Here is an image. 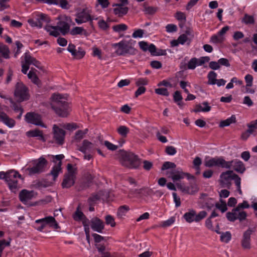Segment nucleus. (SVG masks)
Masks as SVG:
<instances>
[{
  "instance_id": "nucleus-1",
  "label": "nucleus",
  "mask_w": 257,
  "mask_h": 257,
  "mask_svg": "<svg viewBox=\"0 0 257 257\" xmlns=\"http://www.w3.org/2000/svg\"><path fill=\"white\" fill-rule=\"evenodd\" d=\"M204 165L207 167H219L226 169L232 168L234 170L239 173H243L245 170L244 165L241 161L234 159L226 161L222 157L211 158L205 161Z\"/></svg>"
},
{
  "instance_id": "nucleus-2",
  "label": "nucleus",
  "mask_w": 257,
  "mask_h": 257,
  "mask_svg": "<svg viewBox=\"0 0 257 257\" xmlns=\"http://www.w3.org/2000/svg\"><path fill=\"white\" fill-rule=\"evenodd\" d=\"M31 64L38 68L40 67V62L35 58L31 56L29 52H26L21 57L22 72L25 74H27L28 78L34 84L39 86L41 85V81L36 73L33 70H31L27 73L30 65Z\"/></svg>"
},
{
  "instance_id": "nucleus-3",
  "label": "nucleus",
  "mask_w": 257,
  "mask_h": 257,
  "mask_svg": "<svg viewBox=\"0 0 257 257\" xmlns=\"http://www.w3.org/2000/svg\"><path fill=\"white\" fill-rule=\"evenodd\" d=\"M135 43L136 42L132 39H122L118 43L112 44V47L117 56L134 55L137 53V50L135 48Z\"/></svg>"
},
{
  "instance_id": "nucleus-4",
  "label": "nucleus",
  "mask_w": 257,
  "mask_h": 257,
  "mask_svg": "<svg viewBox=\"0 0 257 257\" xmlns=\"http://www.w3.org/2000/svg\"><path fill=\"white\" fill-rule=\"evenodd\" d=\"M249 207V205L248 202L244 200L242 203H239L235 208H233L231 211L227 212L226 213V218L230 222H234L236 220L242 222L246 219L247 213L244 211H241V209Z\"/></svg>"
},
{
  "instance_id": "nucleus-5",
  "label": "nucleus",
  "mask_w": 257,
  "mask_h": 257,
  "mask_svg": "<svg viewBox=\"0 0 257 257\" xmlns=\"http://www.w3.org/2000/svg\"><path fill=\"white\" fill-rule=\"evenodd\" d=\"M98 18L92 15V10L90 8H85L79 11L75 14V22L78 25L89 22L91 25L93 20Z\"/></svg>"
},
{
  "instance_id": "nucleus-6",
  "label": "nucleus",
  "mask_w": 257,
  "mask_h": 257,
  "mask_svg": "<svg viewBox=\"0 0 257 257\" xmlns=\"http://www.w3.org/2000/svg\"><path fill=\"white\" fill-rule=\"evenodd\" d=\"M47 225L55 229L60 228L55 218L51 216L36 220L33 226L36 230L43 232Z\"/></svg>"
},
{
  "instance_id": "nucleus-7",
  "label": "nucleus",
  "mask_w": 257,
  "mask_h": 257,
  "mask_svg": "<svg viewBox=\"0 0 257 257\" xmlns=\"http://www.w3.org/2000/svg\"><path fill=\"white\" fill-rule=\"evenodd\" d=\"M140 164L138 156L132 152H125L122 155V164L127 168L136 169Z\"/></svg>"
},
{
  "instance_id": "nucleus-8",
  "label": "nucleus",
  "mask_w": 257,
  "mask_h": 257,
  "mask_svg": "<svg viewBox=\"0 0 257 257\" xmlns=\"http://www.w3.org/2000/svg\"><path fill=\"white\" fill-rule=\"evenodd\" d=\"M21 175L14 170L7 171L6 182L9 189L13 192L16 193L18 189V179L21 178Z\"/></svg>"
},
{
  "instance_id": "nucleus-9",
  "label": "nucleus",
  "mask_w": 257,
  "mask_h": 257,
  "mask_svg": "<svg viewBox=\"0 0 257 257\" xmlns=\"http://www.w3.org/2000/svg\"><path fill=\"white\" fill-rule=\"evenodd\" d=\"M33 166L29 167L27 170L30 175L41 173L45 171L47 164V161L43 157L33 161Z\"/></svg>"
},
{
  "instance_id": "nucleus-10",
  "label": "nucleus",
  "mask_w": 257,
  "mask_h": 257,
  "mask_svg": "<svg viewBox=\"0 0 257 257\" xmlns=\"http://www.w3.org/2000/svg\"><path fill=\"white\" fill-rule=\"evenodd\" d=\"M25 120L28 123L44 128H47V127L42 121L41 115L37 113L34 112L27 113L25 116Z\"/></svg>"
},
{
  "instance_id": "nucleus-11",
  "label": "nucleus",
  "mask_w": 257,
  "mask_h": 257,
  "mask_svg": "<svg viewBox=\"0 0 257 257\" xmlns=\"http://www.w3.org/2000/svg\"><path fill=\"white\" fill-rule=\"evenodd\" d=\"M15 96L19 101H22L29 98L28 88L22 83H17L15 91Z\"/></svg>"
},
{
  "instance_id": "nucleus-12",
  "label": "nucleus",
  "mask_w": 257,
  "mask_h": 257,
  "mask_svg": "<svg viewBox=\"0 0 257 257\" xmlns=\"http://www.w3.org/2000/svg\"><path fill=\"white\" fill-rule=\"evenodd\" d=\"M67 97L65 95L60 94H53L51 97V105L52 109L55 110L58 106L65 104L68 102L67 101Z\"/></svg>"
},
{
  "instance_id": "nucleus-13",
  "label": "nucleus",
  "mask_w": 257,
  "mask_h": 257,
  "mask_svg": "<svg viewBox=\"0 0 257 257\" xmlns=\"http://www.w3.org/2000/svg\"><path fill=\"white\" fill-rule=\"evenodd\" d=\"M210 60V57L208 56L201 57L199 58H191L188 62L187 68L189 69L193 70L197 66H201L206 63L209 62Z\"/></svg>"
},
{
  "instance_id": "nucleus-14",
  "label": "nucleus",
  "mask_w": 257,
  "mask_h": 257,
  "mask_svg": "<svg viewBox=\"0 0 257 257\" xmlns=\"http://www.w3.org/2000/svg\"><path fill=\"white\" fill-rule=\"evenodd\" d=\"M215 203L213 198L208 197L205 193L201 194L200 197V204L201 205L202 208L211 210L215 206Z\"/></svg>"
},
{
  "instance_id": "nucleus-15",
  "label": "nucleus",
  "mask_w": 257,
  "mask_h": 257,
  "mask_svg": "<svg viewBox=\"0 0 257 257\" xmlns=\"http://www.w3.org/2000/svg\"><path fill=\"white\" fill-rule=\"evenodd\" d=\"M66 132L64 130H53L52 143L62 146L64 144Z\"/></svg>"
},
{
  "instance_id": "nucleus-16",
  "label": "nucleus",
  "mask_w": 257,
  "mask_h": 257,
  "mask_svg": "<svg viewBox=\"0 0 257 257\" xmlns=\"http://www.w3.org/2000/svg\"><path fill=\"white\" fill-rule=\"evenodd\" d=\"M55 113L59 116L66 117L69 115L71 111V106L69 103L67 102L61 106L57 107L54 110Z\"/></svg>"
},
{
  "instance_id": "nucleus-17",
  "label": "nucleus",
  "mask_w": 257,
  "mask_h": 257,
  "mask_svg": "<svg viewBox=\"0 0 257 257\" xmlns=\"http://www.w3.org/2000/svg\"><path fill=\"white\" fill-rule=\"evenodd\" d=\"M253 232V230L250 228H249L244 232L241 241V246L243 248L249 249L250 248V237Z\"/></svg>"
},
{
  "instance_id": "nucleus-18",
  "label": "nucleus",
  "mask_w": 257,
  "mask_h": 257,
  "mask_svg": "<svg viewBox=\"0 0 257 257\" xmlns=\"http://www.w3.org/2000/svg\"><path fill=\"white\" fill-rule=\"evenodd\" d=\"M75 176L73 172H69L64 175L62 186L63 188H68L75 183Z\"/></svg>"
},
{
  "instance_id": "nucleus-19",
  "label": "nucleus",
  "mask_w": 257,
  "mask_h": 257,
  "mask_svg": "<svg viewBox=\"0 0 257 257\" xmlns=\"http://www.w3.org/2000/svg\"><path fill=\"white\" fill-rule=\"evenodd\" d=\"M90 226L93 231L99 233H101L104 228L103 221L97 217L93 218L91 220Z\"/></svg>"
},
{
  "instance_id": "nucleus-20",
  "label": "nucleus",
  "mask_w": 257,
  "mask_h": 257,
  "mask_svg": "<svg viewBox=\"0 0 257 257\" xmlns=\"http://www.w3.org/2000/svg\"><path fill=\"white\" fill-rule=\"evenodd\" d=\"M34 196V191H29L27 189H23L19 193V197L20 200L24 204L33 199Z\"/></svg>"
},
{
  "instance_id": "nucleus-21",
  "label": "nucleus",
  "mask_w": 257,
  "mask_h": 257,
  "mask_svg": "<svg viewBox=\"0 0 257 257\" xmlns=\"http://www.w3.org/2000/svg\"><path fill=\"white\" fill-rule=\"evenodd\" d=\"M194 37V34L191 30H187L186 32L180 35L178 38L181 45L185 44H189Z\"/></svg>"
},
{
  "instance_id": "nucleus-22",
  "label": "nucleus",
  "mask_w": 257,
  "mask_h": 257,
  "mask_svg": "<svg viewBox=\"0 0 257 257\" xmlns=\"http://www.w3.org/2000/svg\"><path fill=\"white\" fill-rule=\"evenodd\" d=\"M0 122H3L9 127H13L15 124V121L12 118H10L5 113L0 106Z\"/></svg>"
},
{
  "instance_id": "nucleus-23",
  "label": "nucleus",
  "mask_w": 257,
  "mask_h": 257,
  "mask_svg": "<svg viewBox=\"0 0 257 257\" xmlns=\"http://www.w3.org/2000/svg\"><path fill=\"white\" fill-rule=\"evenodd\" d=\"M112 7H113L112 10L113 14L118 17L126 15L128 11V8L127 7H122L115 4H112Z\"/></svg>"
},
{
  "instance_id": "nucleus-24",
  "label": "nucleus",
  "mask_w": 257,
  "mask_h": 257,
  "mask_svg": "<svg viewBox=\"0 0 257 257\" xmlns=\"http://www.w3.org/2000/svg\"><path fill=\"white\" fill-rule=\"evenodd\" d=\"M45 16L41 14L39 17L35 19H30L28 21L29 25L32 27H37L41 28L42 27V21L44 20Z\"/></svg>"
},
{
  "instance_id": "nucleus-25",
  "label": "nucleus",
  "mask_w": 257,
  "mask_h": 257,
  "mask_svg": "<svg viewBox=\"0 0 257 257\" xmlns=\"http://www.w3.org/2000/svg\"><path fill=\"white\" fill-rule=\"evenodd\" d=\"M82 127V126L80 124H78L75 122H71L54 124L53 125L52 128H78Z\"/></svg>"
},
{
  "instance_id": "nucleus-26",
  "label": "nucleus",
  "mask_w": 257,
  "mask_h": 257,
  "mask_svg": "<svg viewBox=\"0 0 257 257\" xmlns=\"http://www.w3.org/2000/svg\"><path fill=\"white\" fill-rule=\"evenodd\" d=\"M139 45L141 49L144 52L149 51L151 54L155 52L156 46L153 44H149L147 42L142 41L139 42Z\"/></svg>"
},
{
  "instance_id": "nucleus-27",
  "label": "nucleus",
  "mask_w": 257,
  "mask_h": 257,
  "mask_svg": "<svg viewBox=\"0 0 257 257\" xmlns=\"http://www.w3.org/2000/svg\"><path fill=\"white\" fill-rule=\"evenodd\" d=\"M195 216L196 211L193 209H189V211L184 214L183 217L187 222L191 223L195 222Z\"/></svg>"
},
{
  "instance_id": "nucleus-28",
  "label": "nucleus",
  "mask_w": 257,
  "mask_h": 257,
  "mask_svg": "<svg viewBox=\"0 0 257 257\" xmlns=\"http://www.w3.org/2000/svg\"><path fill=\"white\" fill-rule=\"evenodd\" d=\"M28 137H38L39 140L45 142V139L40 130H32L27 132Z\"/></svg>"
},
{
  "instance_id": "nucleus-29",
  "label": "nucleus",
  "mask_w": 257,
  "mask_h": 257,
  "mask_svg": "<svg viewBox=\"0 0 257 257\" xmlns=\"http://www.w3.org/2000/svg\"><path fill=\"white\" fill-rule=\"evenodd\" d=\"M236 122V117L234 115H232L230 117L225 120H221L219 124L220 127L228 126L230 124L234 123Z\"/></svg>"
},
{
  "instance_id": "nucleus-30",
  "label": "nucleus",
  "mask_w": 257,
  "mask_h": 257,
  "mask_svg": "<svg viewBox=\"0 0 257 257\" xmlns=\"http://www.w3.org/2000/svg\"><path fill=\"white\" fill-rule=\"evenodd\" d=\"M45 29L50 35L54 37H57L60 33L59 29L57 27L47 25Z\"/></svg>"
},
{
  "instance_id": "nucleus-31",
  "label": "nucleus",
  "mask_w": 257,
  "mask_h": 257,
  "mask_svg": "<svg viewBox=\"0 0 257 257\" xmlns=\"http://www.w3.org/2000/svg\"><path fill=\"white\" fill-rule=\"evenodd\" d=\"M233 174V171L228 170L220 174V177L222 181H224L226 183H228L231 180H232Z\"/></svg>"
},
{
  "instance_id": "nucleus-32",
  "label": "nucleus",
  "mask_w": 257,
  "mask_h": 257,
  "mask_svg": "<svg viewBox=\"0 0 257 257\" xmlns=\"http://www.w3.org/2000/svg\"><path fill=\"white\" fill-rule=\"evenodd\" d=\"M219 202H216L215 204L216 208L219 210L222 213H224L227 210V204L226 201L222 199L219 200Z\"/></svg>"
},
{
  "instance_id": "nucleus-33",
  "label": "nucleus",
  "mask_w": 257,
  "mask_h": 257,
  "mask_svg": "<svg viewBox=\"0 0 257 257\" xmlns=\"http://www.w3.org/2000/svg\"><path fill=\"white\" fill-rule=\"evenodd\" d=\"M70 33L72 35H86V31L85 29H84L82 27H75L72 28L70 31Z\"/></svg>"
},
{
  "instance_id": "nucleus-34",
  "label": "nucleus",
  "mask_w": 257,
  "mask_h": 257,
  "mask_svg": "<svg viewBox=\"0 0 257 257\" xmlns=\"http://www.w3.org/2000/svg\"><path fill=\"white\" fill-rule=\"evenodd\" d=\"M61 162H59L57 165L54 166L51 171V175L53 177V180H55L58 176L59 172L61 170Z\"/></svg>"
},
{
  "instance_id": "nucleus-35",
  "label": "nucleus",
  "mask_w": 257,
  "mask_h": 257,
  "mask_svg": "<svg viewBox=\"0 0 257 257\" xmlns=\"http://www.w3.org/2000/svg\"><path fill=\"white\" fill-rule=\"evenodd\" d=\"M127 28V25L122 23L114 25L112 27L113 31L117 33L124 32L126 31Z\"/></svg>"
},
{
  "instance_id": "nucleus-36",
  "label": "nucleus",
  "mask_w": 257,
  "mask_h": 257,
  "mask_svg": "<svg viewBox=\"0 0 257 257\" xmlns=\"http://www.w3.org/2000/svg\"><path fill=\"white\" fill-rule=\"evenodd\" d=\"M217 73L214 71H210L207 75L208 84L209 85H215L216 81Z\"/></svg>"
},
{
  "instance_id": "nucleus-37",
  "label": "nucleus",
  "mask_w": 257,
  "mask_h": 257,
  "mask_svg": "<svg viewBox=\"0 0 257 257\" xmlns=\"http://www.w3.org/2000/svg\"><path fill=\"white\" fill-rule=\"evenodd\" d=\"M211 109V106L208 102H203L197 106V111L202 112H208Z\"/></svg>"
},
{
  "instance_id": "nucleus-38",
  "label": "nucleus",
  "mask_w": 257,
  "mask_h": 257,
  "mask_svg": "<svg viewBox=\"0 0 257 257\" xmlns=\"http://www.w3.org/2000/svg\"><path fill=\"white\" fill-rule=\"evenodd\" d=\"M0 53L5 58L8 59L9 58L10 51L6 45L0 44Z\"/></svg>"
},
{
  "instance_id": "nucleus-39",
  "label": "nucleus",
  "mask_w": 257,
  "mask_h": 257,
  "mask_svg": "<svg viewBox=\"0 0 257 257\" xmlns=\"http://www.w3.org/2000/svg\"><path fill=\"white\" fill-rule=\"evenodd\" d=\"M88 130H79L75 134L74 139L77 141L82 140L87 134Z\"/></svg>"
},
{
  "instance_id": "nucleus-40",
  "label": "nucleus",
  "mask_w": 257,
  "mask_h": 257,
  "mask_svg": "<svg viewBox=\"0 0 257 257\" xmlns=\"http://www.w3.org/2000/svg\"><path fill=\"white\" fill-rule=\"evenodd\" d=\"M224 40L217 33L210 37V42L213 44H218L222 43Z\"/></svg>"
},
{
  "instance_id": "nucleus-41",
  "label": "nucleus",
  "mask_w": 257,
  "mask_h": 257,
  "mask_svg": "<svg viewBox=\"0 0 257 257\" xmlns=\"http://www.w3.org/2000/svg\"><path fill=\"white\" fill-rule=\"evenodd\" d=\"M57 4H53L54 5H59L61 8L63 9H69L70 6L67 0H55Z\"/></svg>"
},
{
  "instance_id": "nucleus-42",
  "label": "nucleus",
  "mask_w": 257,
  "mask_h": 257,
  "mask_svg": "<svg viewBox=\"0 0 257 257\" xmlns=\"http://www.w3.org/2000/svg\"><path fill=\"white\" fill-rule=\"evenodd\" d=\"M241 22L245 24H252L254 23V17L252 16L245 14Z\"/></svg>"
},
{
  "instance_id": "nucleus-43",
  "label": "nucleus",
  "mask_w": 257,
  "mask_h": 257,
  "mask_svg": "<svg viewBox=\"0 0 257 257\" xmlns=\"http://www.w3.org/2000/svg\"><path fill=\"white\" fill-rule=\"evenodd\" d=\"M207 215V213L206 211L202 210L199 212L198 213H196V216L195 218V222H199L204 218H205Z\"/></svg>"
},
{
  "instance_id": "nucleus-44",
  "label": "nucleus",
  "mask_w": 257,
  "mask_h": 257,
  "mask_svg": "<svg viewBox=\"0 0 257 257\" xmlns=\"http://www.w3.org/2000/svg\"><path fill=\"white\" fill-rule=\"evenodd\" d=\"M231 239V234L229 231L222 233L220 236V240L222 242H228Z\"/></svg>"
},
{
  "instance_id": "nucleus-45",
  "label": "nucleus",
  "mask_w": 257,
  "mask_h": 257,
  "mask_svg": "<svg viewBox=\"0 0 257 257\" xmlns=\"http://www.w3.org/2000/svg\"><path fill=\"white\" fill-rule=\"evenodd\" d=\"M175 221V217H171L168 219L161 222L160 226L163 227H167L171 226Z\"/></svg>"
},
{
  "instance_id": "nucleus-46",
  "label": "nucleus",
  "mask_w": 257,
  "mask_h": 257,
  "mask_svg": "<svg viewBox=\"0 0 257 257\" xmlns=\"http://www.w3.org/2000/svg\"><path fill=\"white\" fill-rule=\"evenodd\" d=\"M59 27L60 32L64 35L67 33L69 30V25L65 22H60Z\"/></svg>"
},
{
  "instance_id": "nucleus-47",
  "label": "nucleus",
  "mask_w": 257,
  "mask_h": 257,
  "mask_svg": "<svg viewBox=\"0 0 257 257\" xmlns=\"http://www.w3.org/2000/svg\"><path fill=\"white\" fill-rule=\"evenodd\" d=\"M11 239L9 241H7L6 239H0V256L3 252L4 249L7 246H10Z\"/></svg>"
},
{
  "instance_id": "nucleus-48",
  "label": "nucleus",
  "mask_w": 257,
  "mask_h": 257,
  "mask_svg": "<svg viewBox=\"0 0 257 257\" xmlns=\"http://www.w3.org/2000/svg\"><path fill=\"white\" fill-rule=\"evenodd\" d=\"M129 207L126 205H123L119 207L117 211V215L120 217L124 216L128 211Z\"/></svg>"
},
{
  "instance_id": "nucleus-49",
  "label": "nucleus",
  "mask_w": 257,
  "mask_h": 257,
  "mask_svg": "<svg viewBox=\"0 0 257 257\" xmlns=\"http://www.w3.org/2000/svg\"><path fill=\"white\" fill-rule=\"evenodd\" d=\"M185 174L183 172H177L173 173L172 175V179L174 182L179 181L184 178Z\"/></svg>"
},
{
  "instance_id": "nucleus-50",
  "label": "nucleus",
  "mask_w": 257,
  "mask_h": 257,
  "mask_svg": "<svg viewBox=\"0 0 257 257\" xmlns=\"http://www.w3.org/2000/svg\"><path fill=\"white\" fill-rule=\"evenodd\" d=\"M85 52L80 48H78L77 50L74 52V55L72 56L76 59H80L82 58L85 55Z\"/></svg>"
},
{
  "instance_id": "nucleus-51",
  "label": "nucleus",
  "mask_w": 257,
  "mask_h": 257,
  "mask_svg": "<svg viewBox=\"0 0 257 257\" xmlns=\"http://www.w3.org/2000/svg\"><path fill=\"white\" fill-rule=\"evenodd\" d=\"M255 130H246L242 134L241 138L243 140H246L251 135L254 136L255 135Z\"/></svg>"
},
{
  "instance_id": "nucleus-52",
  "label": "nucleus",
  "mask_w": 257,
  "mask_h": 257,
  "mask_svg": "<svg viewBox=\"0 0 257 257\" xmlns=\"http://www.w3.org/2000/svg\"><path fill=\"white\" fill-rule=\"evenodd\" d=\"M85 215L83 214V213L80 211L78 208L75 211L74 215V219L76 221H81L83 219V218L85 217Z\"/></svg>"
},
{
  "instance_id": "nucleus-53",
  "label": "nucleus",
  "mask_w": 257,
  "mask_h": 257,
  "mask_svg": "<svg viewBox=\"0 0 257 257\" xmlns=\"http://www.w3.org/2000/svg\"><path fill=\"white\" fill-rule=\"evenodd\" d=\"M145 32L142 29L135 30L132 34V37L135 39L142 38L144 37Z\"/></svg>"
},
{
  "instance_id": "nucleus-54",
  "label": "nucleus",
  "mask_w": 257,
  "mask_h": 257,
  "mask_svg": "<svg viewBox=\"0 0 257 257\" xmlns=\"http://www.w3.org/2000/svg\"><path fill=\"white\" fill-rule=\"evenodd\" d=\"M166 31L168 33L176 32L177 31V27L176 25L170 24L166 25Z\"/></svg>"
},
{
  "instance_id": "nucleus-55",
  "label": "nucleus",
  "mask_w": 257,
  "mask_h": 257,
  "mask_svg": "<svg viewBox=\"0 0 257 257\" xmlns=\"http://www.w3.org/2000/svg\"><path fill=\"white\" fill-rule=\"evenodd\" d=\"M105 223L107 225H110L111 227L115 225L114 218L110 215H107L105 217Z\"/></svg>"
},
{
  "instance_id": "nucleus-56",
  "label": "nucleus",
  "mask_w": 257,
  "mask_h": 257,
  "mask_svg": "<svg viewBox=\"0 0 257 257\" xmlns=\"http://www.w3.org/2000/svg\"><path fill=\"white\" fill-rule=\"evenodd\" d=\"M100 197L98 195L92 194L88 199V202L90 206L94 204L97 201L99 200Z\"/></svg>"
},
{
  "instance_id": "nucleus-57",
  "label": "nucleus",
  "mask_w": 257,
  "mask_h": 257,
  "mask_svg": "<svg viewBox=\"0 0 257 257\" xmlns=\"http://www.w3.org/2000/svg\"><path fill=\"white\" fill-rule=\"evenodd\" d=\"M176 167L175 163L170 162H165L162 167V170H165L169 169H173Z\"/></svg>"
},
{
  "instance_id": "nucleus-58",
  "label": "nucleus",
  "mask_w": 257,
  "mask_h": 257,
  "mask_svg": "<svg viewBox=\"0 0 257 257\" xmlns=\"http://www.w3.org/2000/svg\"><path fill=\"white\" fill-rule=\"evenodd\" d=\"M155 93L159 95H164V96H168L169 95V93L168 90L166 88H159L155 89Z\"/></svg>"
},
{
  "instance_id": "nucleus-59",
  "label": "nucleus",
  "mask_w": 257,
  "mask_h": 257,
  "mask_svg": "<svg viewBox=\"0 0 257 257\" xmlns=\"http://www.w3.org/2000/svg\"><path fill=\"white\" fill-rule=\"evenodd\" d=\"M91 143L88 141L85 140L82 143V146L81 148L80 151L82 152L85 153L86 151L90 148Z\"/></svg>"
},
{
  "instance_id": "nucleus-60",
  "label": "nucleus",
  "mask_w": 257,
  "mask_h": 257,
  "mask_svg": "<svg viewBox=\"0 0 257 257\" xmlns=\"http://www.w3.org/2000/svg\"><path fill=\"white\" fill-rule=\"evenodd\" d=\"M244 80L247 86H252L253 85V77L250 74H246L244 77Z\"/></svg>"
},
{
  "instance_id": "nucleus-61",
  "label": "nucleus",
  "mask_w": 257,
  "mask_h": 257,
  "mask_svg": "<svg viewBox=\"0 0 257 257\" xmlns=\"http://www.w3.org/2000/svg\"><path fill=\"white\" fill-rule=\"evenodd\" d=\"M175 18L180 22H185L186 21L185 14L181 12H178L175 15Z\"/></svg>"
},
{
  "instance_id": "nucleus-62",
  "label": "nucleus",
  "mask_w": 257,
  "mask_h": 257,
  "mask_svg": "<svg viewBox=\"0 0 257 257\" xmlns=\"http://www.w3.org/2000/svg\"><path fill=\"white\" fill-rule=\"evenodd\" d=\"M201 159L199 157H196L193 161V165L196 170H200V166L201 165Z\"/></svg>"
},
{
  "instance_id": "nucleus-63",
  "label": "nucleus",
  "mask_w": 257,
  "mask_h": 257,
  "mask_svg": "<svg viewBox=\"0 0 257 257\" xmlns=\"http://www.w3.org/2000/svg\"><path fill=\"white\" fill-rule=\"evenodd\" d=\"M148 81L147 79L145 78H140L136 81V84L138 86H143V85H147Z\"/></svg>"
},
{
  "instance_id": "nucleus-64",
  "label": "nucleus",
  "mask_w": 257,
  "mask_h": 257,
  "mask_svg": "<svg viewBox=\"0 0 257 257\" xmlns=\"http://www.w3.org/2000/svg\"><path fill=\"white\" fill-rule=\"evenodd\" d=\"M229 27L225 26L223 27L220 31H219L217 34L220 35L224 40H225V35L226 32L229 30Z\"/></svg>"
}]
</instances>
